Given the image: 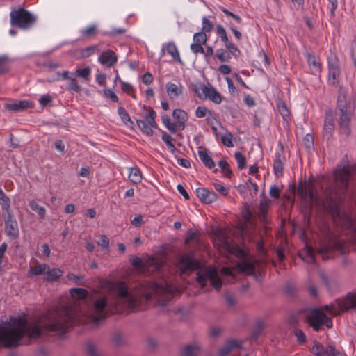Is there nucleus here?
Instances as JSON below:
<instances>
[{
	"label": "nucleus",
	"instance_id": "50",
	"mask_svg": "<svg viewBox=\"0 0 356 356\" xmlns=\"http://www.w3.org/2000/svg\"><path fill=\"white\" fill-rule=\"evenodd\" d=\"M213 29V24L212 22L209 20L206 17L202 18V27L201 31L207 34L209 33Z\"/></svg>",
	"mask_w": 356,
	"mask_h": 356
},
{
	"label": "nucleus",
	"instance_id": "19",
	"mask_svg": "<svg viewBox=\"0 0 356 356\" xmlns=\"http://www.w3.org/2000/svg\"><path fill=\"white\" fill-rule=\"evenodd\" d=\"M202 353V345L197 341H194L181 349L180 356H197Z\"/></svg>",
	"mask_w": 356,
	"mask_h": 356
},
{
	"label": "nucleus",
	"instance_id": "1",
	"mask_svg": "<svg viewBox=\"0 0 356 356\" xmlns=\"http://www.w3.org/2000/svg\"><path fill=\"white\" fill-rule=\"evenodd\" d=\"M47 336L63 338V315L47 323L29 321L22 315L13 316L0 324V350L15 349Z\"/></svg>",
	"mask_w": 356,
	"mask_h": 356
},
{
	"label": "nucleus",
	"instance_id": "17",
	"mask_svg": "<svg viewBox=\"0 0 356 356\" xmlns=\"http://www.w3.org/2000/svg\"><path fill=\"white\" fill-rule=\"evenodd\" d=\"M195 192L199 200L204 204H211L218 199V195L207 188H198Z\"/></svg>",
	"mask_w": 356,
	"mask_h": 356
},
{
	"label": "nucleus",
	"instance_id": "58",
	"mask_svg": "<svg viewBox=\"0 0 356 356\" xmlns=\"http://www.w3.org/2000/svg\"><path fill=\"white\" fill-rule=\"evenodd\" d=\"M111 341L113 345L120 346L123 343V337L120 332H115L113 334Z\"/></svg>",
	"mask_w": 356,
	"mask_h": 356
},
{
	"label": "nucleus",
	"instance_id": "40",
	"mask_svg": "<svg viewBox=\"0 0 356 356\" xmlns=\"http://www.w3.org/2000/svg\"><path fill=\"white\" fill-rule=\"evenodd\" d=\"M216 34L220 37L221 41L224 43L225 47L231 42L227 37L226 30L221 24L216 26Z\"/></svg>",
	"mask_w": 356,
	"mask_h": 356
},
{
	"label": "nucleus",
	"instance_id": "38",
	"mask_svg": "<svg viewBox=\"0 0 356 356\" xmlns=\"http://www.w3.org/2000/svg\"><path fill=\"white\" fill-rule=\"evenodd\" d=\"M70 81L68 83L67 86V90L69 91H72L75 92H80L82 90L81 86L78 84L74 74H71V77L69 79Z\"/></svg>",
	"mask_w": 356,
	"mask_h": 356
},
{
	"label": "nucleus",
	"instance_id": "57",
	"mask_svg": "<svg viewBox=\"0 0 356 356\" xmlns=\"http://www.w3.org/2000/svg\"><path fill=\"white\" fill-rule=\"evenodd\" d=\"M97 33V27L95 25L90 26L86 29L81 30V33L83 35L89 38L96 35Z\"/></svg>",
	"mask_w": 356,
	"mask_h": 356
},
{
	"label": "nucleus",
	"instance_id": "37",
	"mask_svg": "<svg viewBox=\"0 0 356 356\" xmlns=\"http://www.w3.org/2000/svg\"><path fill=\"white\" fill-rule=\"evenodd\" d=\"M29 206L33 211H35L38 214L40 219H44L46 215V209L44 207L39 205L35 200L31 201Z\"/></svg>",
	"mask_w": 356,
	"mask_h": 356
},
{
	"label": "nucleus",
	"instance_id": "2",
	"mask_svg": "<svg viewBox=\"0 0 356 356\" xmlns=\"http://www.w3.org/2000/svg\"><path fill=\"white\" fill-rule=\"evenodd\" d=\"M150 287L151 291H148L145 286L140 284L136 286L135 290L130 291L124 282H120L115 285L120 300L133 311L141 309V303L150 300L153 295L157 297L158 302L162 306L166 305L172 300L174 292L170 284L154 283Z\"/></svg>",
	"mask_w": 356,
	"mask_h": 356
},
{
	"label": "nucleus",
	"instance_id": "62",
	"mask_svg": "<svg viewBox=\"0 0 356 356\" xmlns=\"http://www.w3.org/2000/svg\"><path fill=\"white\" fill-rule=\"evenodd\" d=\"M304 143L307 149L313 148L314 147V138L310 134H307L304 138Z\"/></svg>",
	"mask_w": 356,
	"mask_h": 356
},
{
	"label": "nucleus",
	"instance_id": "21",
	"mask_svg": "<svg viewBox=\"0 0 356 356\" xmlns=\"http://www.w3.org/2000/svg\"><path fill=\"white\" fill-rule=\"evenodd\" d=\"M243 348V341L237 339H230L226 341L225 345L219 349L218 356H226L234 350Z\"/></svg>",
	"mask_w": 356,
	"mask_h": 356
},
{
	"label": "nucleus",
	"instance_id": "4",
	"mask_svg": "<svg viewBox=\"0 0 356 356\" xmlns=\"http://www.w3.org/2000/svg\"><path fill=\"white\" fill-rule=\"evenodd\" d=\"M339 115L338 124L340 133L348 137L351 134V113L348 111V104L345 93H341L337 101Z\"/></svg>",
	"mask_w": 356,
	"mask_h": 356
},
{
	"label": "nucleus",
	"instance_id": "34",
	"mask_svg": "<svg viewBox=\"0 0 356 356\" xmlns=\"http://www.w3.org/2000/svg\"><path fill=\"white\" fill-rule=\"evenodd\" d=\"M167 92L170 98L179 97L182 93L181 86L179 88L176 84L168 83L166 85Z\"/></svg>",
	"mask_w": 356,
	"mask_h": 356
},
{
	"label": "nucleus",
	"instance_id": "28",
	"mask_svg": "<svg viewBox=\"0 0 356 356\" xmlns=\"http://www.w3.org/2000/svg\"><path fill=\"white\" fill-rule=\"evenodd\" d=\"M165 49L168 54L172 57L174 60L179 63L180 64H183L178 49L173 42H170L165 44Z\"/></svg>",
	"mask_w": 356,
	"mask_h": 356
},
{
	"label": "nucleus",
	"instance_id": "54",
	"mask_svg": "<svg viewBox=\"0 0 356 356\" xmlns=\"http://www.w3.org/2000/svg\"><path fill=\"white\" fill-rule=\"evenodd\" d=\"M320 279L322 284L326 288H327L329 290L332 289L333 284L334 283V280H330L329 277L323 273H320Z\"/></svg>",
	"mask_w": 356,
	"mask_h": 356
},
{
	"label": "nucleus",
	"instance_id": "36",
	"mask_svg": "<svg viewBox=\"0 0 356 356\" xmlns=\"http://www.w3.org/2000/svg\"><path fill=\"white\" fill-rule=\"evenodd\" d=\"M49 269V265L42 264L29 268V273L33 275H45L46 270Z\"/></svg>",
	"mask_w": 356,
	"mask_h": 356
},
{
	"label": "nucleus",
	"instance_id": "11",
	"mask_svg": "<svg viewBox=\"0 0 356 356\" xmlns=\"http://www.w3.org/2000/svg\"><path fill=\"white\" fill-rule=\"evenodd\" d=\"M335 129L334 113L332 108L326 110L324 118L323 136L330 142L333 137Z\"/></svg>",
	"mask_w": 356,
	"mask_h": 356
},
{
	"label": "nucleus",
	"instance_id": "23",
	"mask_svg": "<svg viewBox=\"0 0 356 356\" xmlns=\"http://www.w3.org/2000/svg\"><path fill=\"white\" fill-rule=\"evenodd\" d=\"M29 107V102L21 100L18 102L7 103L4 105L5 109L11 112L22 111Z\"/></svg>",
	"mask_w": 356,
	"mask_h": 356
},
{
	"label": "nucleus",
	"instance_id": "46",
	"mask_svg": "<svg viewBox=\"0 0 356 356\" xmlns=\"http://www.w3.org/2000/svg\"><path fill=\"white\" fill-rule=\"evenodd\" d=\"M172 117L176 122L188 120V113L182 109H175L172 112Z\"/></svg>",
	"mask_w": 356,
	"mask_h": 356
},
{
	"label": "nucleus",
	"instance_id": "31",
	"mask_svg": "<svg viewBox=\"0 0 356 356\" xmlns=\"http://www.w3.org/2000/svg\"><path fill=\"white\" fill-rule=\"evenodd\" d=\"M195 115L197 118H201L207 115V120L208 123L210 122V118L216 120V117L211 111L208 109L206 106H198L195 111Z\"/></svg>",
	"mask_w": 356,
	"mask_h": 356
},
{
	"label": "nucleus",
	"instance_id": "47",
	"mask_svg": "<svg viewBox=\"0 0 356 356\" xmlns=\"http://www.w3.org/2000/svg\"><path fill=\"white\" fill-rule=\"evenodd\" d=\"M234 157L237 161L238 168L243 170L246 166V159L245 156L241 152H236Z\"/></svg>",
	"mask_w": 356,
	"mask_h": 356
},
{
	"label": "nucleus",
	"instance_id": "13",
	"mask_svg": "<svg viewBox=\"0 0 356 356\" xmlns=\"http://www.w3.org/2000/svg\"><path fill=\"white\" fill-rule=\"evenodd\" d=\"M5 218V232L12 239L19 237V229L16 220L13 218L11 212L6 213Z\"/></svg>",
	"mask_w": 356,
	"mask_h": 356
},
{
	"label": "nucleus",
	"instance_id": "33",
	"mask_svg": "<svg viewBox=\"0 0 356 356\" xmlns=\"http://www.w3.org/2000/svg\"><path fill=\"white\" fill-rule=\"evenodd\" d=\"M71 296L77 300H84L88 296V291L83 288H72L70 290Z\"/></svg>",
	"mask_w": 356,
	"mask_h": 356
},
{
	"label": "nucleus",
	"instance_id": "16",
	"mask_svg": "<svg viewBox=\"0 0 356 356\" xmlns=\"http://www.w3.org/2000/svg\"><path fill=\"white\" fill-rule=\"evenodd\" d=\"M297 193L304 200L309 198L311 201L314 202L316 199V195L314 193L313 188L309 184L306 182L303 183L302 180H300L298 183Z\"/></svg>",
	"mask_w": 356,
	"mask_h": 356
},
{
	"label": "nucleus",
	"instance_id": "44",
	"mask_svg": "<svg viewBox=\"0 0 356 356\" xmlns=\"http://www.w3.org/2000/svg\"><path fill=\"white\" fill-rule=\"evenodd\" d=\"M91 73L90 68L86 67L84 68H77L74 74L75 77L79 76L83 78L86 81H88Z\"/></svg>",
	"mask_w": 356,
	"mask_h": 356
},
{
	"label": "nucleus",
	"instance_id": "25",
	"mask_svg": "<svg viewBox=\"0 0 356 356\" xmlns=\"http://www.w3.org/2000/svg\"><path fill=\"white\" fill-rule=\"evenodd\" d=\"M300 257L308 264H314L315 262V253L314 249L309 245H306L299 252Z\"/></svg>",
	"mask_w": 356,
	"mask_h": 356
},
{
	"label": "nucleus",
	"instance_id": "60",
	"mask_svg": "<svg viewBox=\"0 0 356 356\" xmlns=\"http://www.w3.org/2000/svg\"><path fill=\"white\" fill-rule=\"evenodd\" d=\"M126 32V29L124 28L113 29L111 31H106L103 34L110 37H114L117 35H122Z\"/></svg>",
	"mask_w": 356,
	"mask_h": 356
},
{
	"label": "nucleus",
	"instance_id": "32",
	"mask_svg": "<svg viewBox=\"0 0 356 356\" xmlns=\"http://www.w3.org/2000/svg\"><path fill=\"white\" fill-rule=\"evenodd\" d=\"M198 155L202 162L209 169H212L215 167V163L212 158L207 154L205 150H199Z\"/></svg>",
	"mask_w": 356,
	"mask_h": 356
},
{
	"label": "nucleus",
	"instance_id": "63",
	"mask_svg": "<svg viewBox=\"0 0 356 356\" xmlns=\"http://www.w3.org/2000/svg\"><path fill=\"white\" fill-rule=\"evenodd\" d=\"M130 262L135 268H142L144 266L142 259L138 257H134L131 259Z\"/></svg>",
	"mask_w": 356,
	"mask_h": 356
},
{
	"label": "nucleus",
	"instance_id": "49",
	"mask_svg": "<svg viewBox=\"0 0 356 356\" xmlns=\"http://www.w3.org/2000/svg\"><path fill=\"white\" fill-rule=\"evenodd\" d=\"M208 40V36L207 34L202 31L197 32L193 35V41L194 42L205 44L207 41Z\"/></svg>",
	"mask_w": 356,
	"mask_h": 356
},
{
	"label": "nucleus",
	"instance_id": "51",
	"mask_svg": "<svg viewBox=\"0 0 356 356\" xmlns=\"http://www.w3.org/2000/svg\"><path fill=\"white\" fill-rule=\"evenodd\" d=\"M232 138H233V135L232 134V133L229 131H227L226 134L225 136H222L221 142L224 145H225L228 147H233L234 144L232 143Z\"/></svg>",
	"mask_w": 356,
	"mask_h": 356
},
{
	"label": "nucleus",
	"instance_id": "7",
	"mask_svg": "<svg viewBox=\"0 0 356 356\" xmlns=\"http://www.w3.org/2000/svg\"><path fill=\"white\" fill-rule=\"evenodd\" d=\"M208 280L210 281L211 285L217 291L222 288V280L218 276L214 268L209 267L200 269L197 273L195 281L200 285L202 289H205L207 286Z\"/></svg>",
	"mask_w": 356,
	"mask_h": 356
},
{
	"label": "nucleus",
	"instance_id": "5",
	"mask_svg": "<svg viewBox=\"0 0 356 356\" xmlns=\"http://www.w3.org/2000/svg\"><path fill=\"white\" fill-rule=\"evenodd\" d=\"M10 16L11 25L22 29H29L36 22V17L23 7L13 10Z\"/></svg>",
	"mask_w": 356,
	"mask_h": 356
},
{
	"label": "nucleus",
	"instance_id": "12",
	"mask_svg": "<svg viewBox=\"0 0 356 356\" xmlns=\"http://www.w3.org/2000/svg\"><path fill=\"white\" fill-rule=\"evenodd\" d=\"M329 76L332 79L333 85L339 83V78L341 74L339 60L335 54H330L327 57Z\"/></svg>",
	"mask_w": 356,
	"mask_h": 356
},
{
	"label": "nucleus",
	"instance_id": "30",
	"mask_svg": "<svg viewBox=\"0 0 356 356\" xmlns=\"http://www.w3.org/2000/svg\"><path fill=\"white\" fill-rule=\"evenodd\" d=\"M264 328V325L262 321H257L250 334V337L248 338V339H250L252 342L254 341L256 342L259 336L262 332Z\"/></svg>",
	"mask_w": 356,
	"mask_h": 356
},
{
	"label": "nucleus",
	"instance_id": "42",
	"mask_svg": "<svg viewBox=\"0 0 356 356\" xmlns=\"http://www.w3.org/2000/svg\"><path fill=\"white\" fill-rule=\"evenodd\" d=\"M216 57L221 62H229L232 58L230 53H228L227 49H218L216 51Z\"/></svg>",
	"mask_w": 356,
	"mask_h": 356
},
{
	"label": "nucleus",
	"instance_id": "6",
	"mask_svg": "<svg viewBox=\"0 0 356 356\" xmlns=\"http://www.w3.org/2000/svg\"><path fill=\"white\" fill-rule=\"evenodd\" d=\"M337 307L335 303H330L321 307L320 309L324 312H326L330 315L335 316L340 312H343L350 309H356V294L349 293L346 298L343 300H336Z\"/></svg>",
	"mask_w": 356,
	"mask_h": 356
},
{
	"label": "nucleus",
	"instance_id": "48",
	"mask_svg": "<svg viewBox=\"0 0 356 356\" xmlns=\"http://www.w3.org/2000/svg\"><path fill=\"white\" fill-rule=\"evenodd\" d=\"M67 278L69 280L74 282L77 285H81V286L86 285L85 282H84V276L83 275H76L72 273H69L67 275Z\"/></svg>",
	"mask_w": 356,
	"mask_h": 356
},
{
	"label": "nucleus",
	"instance_id": "15",
	"mask_svg": "<svg viewBox=\"0 0 356 356\" xmlns=\"http://www.w3.org/2000/svg\"><path fill=\"white\" fill-rule=\"evenodd\" d=\"M201 89L204 95V99L208 98L215 104H219L221 103L222 96L213 86L210 84H209V86L202 85Z\"/></svg>",
	"mask_w": 356,
	"mask_h": 356
},
{
	"label": "nucleus",
	"instance_id": "61",
	"mask_svg": "<svg viewBox=\"0 0 356 356\" xmlns=\"http://www.w3.org/2000/svg\"><path fill=\"white\" fill-rule=\"evenodd\" d=\"M71 74L72 73L69 71H63V72H57L55 81L69 80L71 77Z\"/></svg>",
	"mask_w": 356,
	"mask_h": 356
},
{
	"label": "nucleus",
	"instance_id": "53",
	"mask_svg": "<svg viewBox=\"0 0 356 356\" xmlns=\"http://www.w3.org/2000/svg\"><path fill=\"white\" fill-rule=\"evenodd\" d=\"M277 108L284 119L289 116L290 112L286 104L284 102H281L277 104Z\"/></svg>",
	"mask_w": 356,
	"mask_h": 356
},
{
	"label": "nucleus",
	"instance_id": "56",
	"mask_svg": "<svg viewBox=\"0 0 356 356\" xmlns=\"http://www.w3.org/2000/svg\"><path fill=\"white\" fill-rule=\"evenodd\" d=\"M52 97L49 95H43L39 99V103L42 107L51 106Z\"/></svg>",
	"mask_w": 356,
	"mask_h": 356
},
{
	"label": "nucleus",
	"instance_id": "26",
	"mask_svg": "<svg viewBox=\"0 0 356 356\" xmlns=\"http://www.w3.org/2000/svg\"><path fill=\"white\" fill-rule=\"evenodd\" d=\"M45 275L47 276L44 280L48 282H54L57 281L63 275V271L60 268H52L51 269L49 266V269L46 270Z\"/></svg>",
	"mask_w": 356,
	"mask_h": 356
},
{
	"label": "nucleus",
	"instance_id": "43",
	"mask_svg": "<svg viewBox=\"0 0 356 356\" xmlns=\"http://www.w3.org/2000/svg\"><path fill=\"white\" fill-rule=\"evenodd\" d=\"M218 166L220 168L222 172L228 178H230L232 175V170L230 168L229 164L225 160H220L218 161Z\"/></svg>",
	"mask_w": 356,
	"mask_h": 356
},
{
	"label": "nucleus",
	"instance_id": "14",
	"mask_svg": "<svg viewBox=\"0 0 356 356\" xmlns=\"http://www.w3.org/2000/svg\"><path fill=\"white\" fill-rule=\"evenodd\" d=\"M325 318V314L321 309H314L308 318V322L315 331H319L323 326V322Z\"/></svg>",
	"mask_w": 356,
	"mask_h": 356
},
{
	"label": "nucleus",
	"instance_id": "39",
	"mask_svg": "<svg viewBox=\"0 0 356 356\" xmlns=\"http://www.w3.org/2000/svg\"><path fill=\"white\" fill-rule=\"evenodd\" d=\"M130 181L134 184H138L142 180V173L139 168H131L129 175Z\"/></svg>",
	"mask_w": 356,
	"mask_h": 356
},
{
	"label": "nucleus",
	"instance_id": "10",
	"mask_svg": "<svg viewBox=\"0 0 356 356\" xmlns=\"http://www.w3.org/2000/svg\"><path fill=\"white\" fill-rule=\"evenodd\" d=\"M108 301L106 298H101L95 301L94 314H91V321L96 325L100 324L106 318Z\"/></svg>",
	"mask_w": 356,
	"mask_h": 356
},
{
	"label": "nucleus",
	"instance_id": "8",
	"mask_svg": "<svg viewBox=\"0 0 356 356\" xmlns=\"http://www.w3.org/2000/svg\"><path fill=\"white\" fill-rule=\"evenodd\" d=\"M143 108L148 110V113L145 114L146 122L143 120L136 119V122L137 127L143 134L147 136H152L154 134V131L152 128H158V124L155 120L157 115L152 107L144 106Z\"/></svg>",
	"mask_w": 356,
	"mask_h": 356
},
{
	"label": "nucleus",
	"instance_id": "24",
	"mask_svg": "<svg viewBox=\"0 0 356 356\" xmlns=\"http://www.w3.org/2000/svg\"><path fill=\"white\" fill-rule=\"evenodd\" d=\"M307 63L313 74H318L321 72V63L317 61L315 56L312 53L307 52L305 54Z\"/></svg>",
	"mask_w": 356,
	"mask_h": 356
},
{
	"label": "nucleus",
	"instance_id": "27",
	"mask_svg": "<svg viewBox=\"0 0 356 356\" xmlns=\"http://www.w3.org/2000/svg\"><path fill=\"white\" fill-rule=\"evenodd\" d=\"M118 114L122 122L131 129H134L135 124L131 119L128 112L123 106H119L118 108Z\"/></svg>",
	"mask_w": 356,
	"mask_h": 356
},
{
	"label": "nucleus",
	"instance_id": "3",
	"mask_svg": "<svg viewBox=\"0 0 356 356\" xmlns=\"http://www.w3.org/2000/svg\"><path fill=\"white\" fill-rule=\"evenodd\" d=\"M351 172L348 165H344L337 170L336 173L335 186L328 185L323 191L325 200L323 206L331 211L337 209V198L343 195L349 187V179Z\"/></svg>",
	"mask_w": 356,
	"mask_h": 356
},
{
	"label": "nucleus",
	"instance_id": "52",
	"mask_svg": "<svg viewBox=\"0 0 356 356\" xmlns=\"http://www.w3.org/2000/svg\"><path fill=\"white\" fill-rule=\"evenodd\" d=\"M86 353L89 356H98L95 344L92 341H88L86 344Z\"/></svg>",
	"mask_w": 356,
	"mask_h": 356
},
{
	"label": "nucleus",
	"instance_id": "59",
	"mask_svg": "<svg viewBox=\"0 0 356 356\" xmlns=\"http://www.w3.org/2000/svg\"><path fill=\"white\" fill-rule=\"evenodd\" d=\"M104 95L106 97L111 99V100L113 102H118V101H119L118 97L115 95V93L111 89L105 88L104 90Z\"/></svg>",
	"mask_w": 356,
	"mask_h": 356
},
{
	"label": "nucleus",
	"instance_id": "45",
	"mask_svg": "<svg viewBox=\"0 0 356 356\" xmlns=\"http://www.w3.org/2000/svg\"><path fill=\"white\" fill-rule=\"evenodd\" d=\"M161 118L163 124L170 133L175 134L177 132V129L175 128L174 123L171 122L170 118L168 115L163 114L161 115Z\"/></svg>",
	"mask_w": 356,
	"mask_h": 356
},
{
	"label": "nucleus",
	"instance_id": "9",
	"mask_svg": "<svg viewBox=\"0 0 356 356\" xmlns=\"http://www.w3.org/2000/svg\"><path fill=\"white\" fill-rule=\"evenodd\" d=\"M309 348L311 353L316 356H341V353L336 350L335 346L331 343L323 345L314 341Z\"/></svg>",
	"mask_w": 356,
	"mask_h": 356
},
{
	"label": "nucleus",
	"instance_id": "64",
	"mask_svg": "<svg viewBox=\"0 0 356 356\" xmlns=\"http://www.w3.org/2000/svg\"><path fill=\"white\" fill-rule=\"evenodd\" d=\"M350 56L353 61V65L356 67V41H353L351 44Z\"/></svg>",
	"mask_w": 356,
	"mask_h": 356
},
{
	"label": "nucleus",
	"instance_id": "29",
	"mask_svg": "<svg viewBox=\"0 0 356 356\" xmlns=\"http://www.w3.org/2000/svg\"><path fill=\"white\" fill-rule=\"evenodd\" d=\"M0 205L3 212V216L6 213L10 212V200L6 195L3 191L0 188Z\"/></svg>",
	"mask_w": 356,
	"mask_h": 356
},
{
	"label": "nucleus",
	"instance_id": "35",
	"mask_svg": "<svg viewBox=\"0 0 356 356\" xmlns=\"http://www.w3.org/2000/svg\"><path fill=\"white\" fill-rule=\"evenodd\" d=\"M10 58L8 56L3 54L0 56V75L7 73L10 70Z\"/></svg>",
	"mask_w": 356,
	"mask_h": 356
},
{
	"label": "nucleus",
	"instance_id": "20",
	"mask_svg": "<svg viewBox=\"0 0 356 356\" xmlns=\"http://www.w3.org/2000/svg\"><path fill=\"white\" fill-rule=\"evenodd\" d=\"M98 61L102 65L112 67L118 62V56L113 51L108 49L101 53Z\"/></svg>",
	"mask_w": 356,
	"mask_h": 356
},
{
	"label": "nucleus",
	"instance_id": "41",
	"mask_svg": "<svg viewBox=\"0 0 356 356\" xmlns=\"http://www.w3.org/2000/svg\"><path fill=\"white\" fill-rule=\"evenodd\" d=\"M99 45H91L81 50V57L83 58H86L90 57L91 55L95 54L96 51H99Z\"/></svg>",
	"mask_w": 356,
	"mask_h": 356
},
{
	"label": "nucleus",
	"instance_id": "18",
	"mask_svg": "<svg viewBox=\"0 0 356 356\" xmlns=\"http://www.w3.org/2000/svg\"><path fill=\"white\" fill-rule=\"evenodd\" d=\"M184 267V270L193 271L200 268V263L194 259L193 252L184 254L179 261Z\"/></svg>",
	"mask_w": 356,
	"mask_h": 356
},
{
	"label": "nucleus",
	"instance_id": "55",
	"mask_svg": "<svg viewBox=\"0 0 356 356\" xmlns=\"http://www.w3.org/2000/svg\"><path fill=\"white\" fill-rule=\"evenodd\" d=\"M120 81L121 86H122V90L123 92H126L127 94L131 95L132 97L136 99V95L131 94V92H134V87L129 83L124 82L122 80H120Z\"/></svg>",
	"mask_w": 356,
	"mask_h": 356
},
{
	"label": "nucleus",
	"instance_id": "22",
	"mask_svg": "<svg viewBox=\"0 0 356 356\" xmlns=\"http://www.w3.org/2000/svg\"><path fill=\"white\" fill-rule=\"evenodd\" d=\"M286 161L284 155L282 153H275V158L273 162V171L277 177L283 176L284 163Z\"/></svg>",
	"mask_w": 356,
	"mask_h": 356
}]
</instances>
